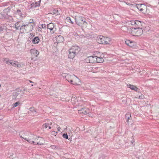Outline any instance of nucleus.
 <instances>
[{
  "label": "nucleus",
  "mask_w": 159,
  "mask_h": 159,
  "mask_svg": "<svg viewBox=\"0 0 159 159\" xmlns=\"http://www.w3.org/2000/svg\"><path fill=\"white\" fill-rule=\"evenodd\" d=\"M31 138L35 139L34 144L41 145L44 143L43 139L41 137L37 136H33Z\"/></svg>",
  "instance_id": "obj_7"
},
{
  "label": "nucleus",
  "mask_w": 159,
  "mask_h": 159,
  "mask_svg": "<svg viewBox=\"0 0 159 159\" xmlns=\"http://www.w3.org/2000/svg\"><path fill=\"white\" fill-rule=\"evenodd\" d=\"M63 137L64 138H65L66 139H67L68 138V136L67 134H63Z\"/></svg>",
  "instance_id": "obj_34"
},
{
  "label": "nucleus",
  "mask_w": 159,
  "mask_h": 159,
  "mask_svg": "<svg viewBox=\"0 0 159 159\" xmlns=\"http://www.w3.org/2000/svg\"><path fill=\"white\" fill-rule=\"evenodd\" d=\"M135 24L138 25H141V21L138 20H135Z\"/></svg>",
  "instance_id": "obj_31"
},
{
  "label": "nucleus",
  "mask_w": 159,
  "mask_h": 159,
  "mask_svg": "<svg viewBox=\"0 0 159 159\" xmlns=\"http://www.w3.org/2000/svg\"><path fill=\"white\" fill-rule=\"evenodd\" d=\"M15 27L16 29H19L20 25H19V22H16L15 24Z\"/></svg>",
  "instance_id": "obj_29"
},
{
  "label": "nucleus",
  "mask_w": 159,
  "mask_h": 159,
  "mask_svg": "<svg viewBox=\"0 0 159 159\" xmlns=\"http://www.w3.org/2000/svg\"><path fill=\"white\" fill-rule=\"evenodd\" d=\"M74 98H72L71 99V100L72 101L74 99Z\"/></svg>",
  "instance_id": "obj_48"
},
{
  "label": "nucleus",
  "mask_w": 159,
  "mask_h": 159,
  "mask_svg": "<svg viewBox=\"0 0 159 159\" xmlns=\"http://www.w3.org/2000/svg\"><path fill=\"white\" fill-rule=\"evenodd\" d=\"M19 11L20 12V10H19V11Z\"/></svg>",
  "instance_id": "obj_51"
},
{
  "label": "nucleus",
  "mask_w": 159,
  "mask_h": 159,
  "mask_svg": "<svg viewBox=\"0 0 159 159\" xmlns=\"http://www.w3.org/2000/svg\"><path fill=\"white\" fill-rule=\"evenodd\" d=\"M54 24L52 23H50L47 25V28L50 30V33L51 34H53L56 30V28Z\"/></svg>",
  "instance_id": "obj_8"
},
{
  "label": "nucleus",
  "mask_w": 159,
  "mask_h": 159,
  "mask_svg": "<svg viewBox=\"0 0 159 159\" xmlns=\"http://www.w3.org/2000/svg\"><path fill=\"white\" fill-rule=\"evenodd\" d=\"M33 136H36V135H31L28 138H22L24 139L25 140L27 141L29 143H31L32 144H34L35 139H34L31 138Z\"/></svg>",
  "instance_id": "obj_11"
},
{
  "label": "nucleus",
  "mask_w": 159,
  "mask_h": 159,
  "mask_svg": "<svg viewBox=\"0 0 159 159\" xmlns=\"http://www.w3.org/2000/svg\"><path fill=\"white\" fill-rule=\"evenodd\" d=\"M52 11V12H51V13L53 14H57L58 11Z\"/></svg>",
  "instance_id": "obj_35"
},
{
  "label": "nucleus",
  "mask_w": 159,
  "mask_h": 159,
  "mask_svg": "<svg viewBox=\"0 0 159 159\" xmlns=\"http://www.w3.org/2000/svg\"><path fill=\"white\" fill-rule=\"evenodd\" d=\"M97 62H102L103 61V59L102 57H99L96 56Z\"/></svg>",
  "instance_id": "obj_25"
},
{
  "label": "nucleus",
  "mask_w": 159,
  "mask_h": 159,
  "mask_svg": "<svg viewBox=\"0 0 159 159\" xmlns=\"http://www.w3.org/2000/svg\"><path fill=\"white\" fill-rule=\"evenodd\" d=\"M2 116H0V120H2Z\"/></svg>",
  "instance_id": "obj_47"
},
{
  "label": "nucleus",
  "mask_w": 159,
  "mask_h": 159,
  "mask_svg": "<svg viewBox=\"0 0 159 159\" xmlns=\"http://www.w3.org/2000/svg\"><path fill=\"white\" fill-rule=\"evenodd\" d=\"M13 6L12 5H11L10 6V7H8V8H9V9L10 10V9H12V7Z\"/></svg>",
  "instance_id": "obj_41"
},
{
  "label": "nucleus",
  "mask_w": 159,
  "mask_h": 159,
  "mask_svg": "<svg viewBox=\"0 0 159 159\" xmlns=\"http://www.w3.org/2000/svg\"><path fill=\"white\" fill-rule=\"evenodd\" d=\"M125 43L130 47H133L134 46V43L129 40H127L125 41Z\"/></svg>",
  "instance_id": "obj_21"
},
{
  "label": "nucleus",
  "mask_w": 159,
  "mask_h": 159,
  "mask_svg": "<svg viewBox=\"0 0 159 159\" xmlns=\"http://www.w3.org/2000/svg\"><path fill=\"white\" fill-rule=\"evenodd\" d=\"M66 20L68 22L73 24V22L71 21L70 18L69 17H67L66 19Z\"/></svg>",
  "instance_id": "obj_30"
},
{
  "label": "nucleus",
  "mask_w": 159,
  "mask_h": 159,
  "mask_svg": "<svg viewBox=\"0 0 159 159\" xmlns=\"http://www.w3.org/2000/svg\"><path fill=\"white\" fill-rule=\"evenodd\" d=\"M39 41V39L38 37H35L32 40V42L34 44H37Z\"/></svg>",
  "instance_id": "obj_23"
},
{
  "label": "nucleus",
  "mask_w": 159,
  "mask_h": 159,
  "mask_svg": "<svg viewBox=\"0 0 159 159\" xmlns=\"http://www.w3.org/2000/svg\"><path fill=\"white\" fill-rule=\"evenodd\" d=\"M96 56H91L88 57L86 59L87 60L89 61V62L90 63H95L96 62Z\"/></svg>",
  "instance_id": "obj_12"
},
{
  "label": "nucleus",
  "mask_w": 159,
  "mask_h": 159,
  "mask_svg": "<svg viewBox=\"0 0 159 159\" xmlns=\"http://www.w3.org/2000/svg\"><path fill=\"white\" fill-rule=\"evenodd\" d=\"M57 134V132H55L54 131H53L52 132V134L53 135H54L55 136H56Z\"/></svg>",
  "instance_id": "obj_36"
},
{
  "label": "nucleus",
  "mask_w": 159,
  "mask_h": 159,
  "mask_svg": "<svg viewBox=\"0 0 159 159\" xmlns=\"http://www.w3.org/2000/svg\"><path fill=\"white\" fill-rule=\"evenodd\" d=\"M65 78L66 80L70 83L71 82V80H72L73 79H77L75 78V76L73 74H72L71 75L68 74L65 76Z\"/></svg>",
  "instance_id": "obj_10"
},
{
  "label": "nucleus",
  "mask_w": 159,
  "mask_h": 159,
  "mask_svg": "<svg viewBox=\"0 0 159 159\" xmlns=\"http://www.w3.org/2000/svg\"><path fill=\"white\" fill-rule=\"evenodd\" d=\"M138 98L140 99H143L144 98V96L143 94H140V95H139Z\"/></svg>",
  "instance_id": "obj_37"
},
{
  "label": "nucleus",
  "mask_w": 159,
  "mask_h": 159,
  "mask_svg": "<svg viewBox=\"0 0 159 159\" xmlns=\"http://www.w3.org/2000/svg\"><path fill=\"white\" fill-rule=\"evenodd\" d=\"M121 30L125 32L129 33V29L126 26H125L121 27Z\"/></svg>",
  "instance_id": "obj_24"
},
{
  "label": "nucleus",
  "mask_w": 159,
  "mask_h": 159,
  "mask_svg": "<svg viewBox=\"0 0 159 159\" xmlns=\"http://www.w3.org/2000/svg\"><path fill=\"white\" fill-rule=\"evenodd\" d=\"M89 112V110L85 108H82L81 110H78L79 113L82 114L86 115L88 114Z\"/></svg>",
  "instance_id": "obj_14"
},
{
  "label": "nucleus",
  "mask_w": 159,
  "mask_h": 159,
  "mask_svg": "<svg viewBox=\"0 0 159 159\" xmlns=\"http://www.w3.org/2000/svg\"><path fill=\"white\" fill-rule=\"evenodd\" d=\"M59 127V126L58 125H56V127L57 129V128H58V127Z\"/></svg>",
  "instance_id": "obj_44"
},
{
  "label": "nucleus",
  "mask_w": 159,
  "mask_h": 159,
  "mask_svg": "<svg viewBox=\"0 0 159 159\" xmlns=\"http://www.w3.org/2000/svg\"><path fill=\"white\" fill-rule=\"evenodd\" d=\"M131 115L129 113H127L126 115V119L127 121L128 122V120L130 119V118L131 117Z\"/></svg>",
  "instance_id": "obj_27"
},
{
  "label": "nucleus",
  "mask_w": 159,
  "mask_h": 159,
  "mask_svg": "<svg viewBox=\"0 0 159 159\" xmlns=\"http://www.w3.org/2000/svg\"><path fill=\"white\" fill-rule=\"evenodd\" d=\"M75 78L77 79H73L72 80H71V83L75 85L79 84H80V79H79L76 76H75Z\"/></svg>",
  "instance_id": "obj_15"
},
{
  "label": "nucleus",
  "mask_w": 159,
  "mask_h": 159,
  "mask_svg": "<svg viewBox=\"0 0 159 159\" xmlns=\"http://www.w3.org/2000/svg\"><path fill=\"white\" fill-rule=\"evenodd\" d=\"M51 147L53 149H55L57 148V146L55 145H52L51 146Z\"/></svg>",
  "instance_id": "obj_39"
},
{
  "label": "nucleus",
  "mask_w": 159,
  "mask_h": 159,
  "mask_svg": "<svg viewBox=\"0 0 159 159\" xmlns=\"http://www.w3.org/2000/svg\"><path fill=\"white\" fill-rule=\"evenodd\" d=\"M49 125L48 123H45L43 125V128L46 129L48 127Z\"/></svg>",
  "instance_id": "obj_32"
},
{
  "label": "nucleus",
  "mask_w": 159,
  "mask_h": 159,
  "mask_svg": "<svg viewBox=\"0 0 159 159\" xmlns=\"http://www.w3.org/2000/svg\"><path fill=\"white\" fill-rule=\"evenodd\" d=\"M33 86V84H31V86Z\"/></svg>",
  "instance_id": "obj_50"
},
{
  "label": "nucleus",
  "mask_w": 159,
  "mask_h": 159,
  "mask_svg": "<svg viewBox=\"0 0 159 159\" xmlns=\"http://www.w3.org/2000/svg\"><path fill=\"white\" fill-rule=\"evenodd\" d=\"M32 56L34 57H36L39 54L38 51L35 49H31L30 51Z\"/></svg>",
  "instance_id": "obj_18"
},
{
  "label": "nucleus",
  "mask_w": 159,
  "mask_h": 159,
  "mask_svg": "<svg viewBox=\"0 0 159 159\" xmlns=\"http://www.w3.org/2000/svg\"><path fill=\"white\" fill-rule=\"evenodd\" d=\"M75 20L76 24L79 26L84 28H86L87 26V22L85 21V19L82 16H75Z\"/></svg>",
  "instance_id": "obj_1"
},
{
  "label": "nucleus",
  "mask_w": 159,
  "mask_h": 159,
  "mask_svg": "<svg viewBox=\"0 0 159 159\" xmlns=\"http://www.w3.org/2000/svg\"><path fill=\"white\" fill-rule=\"evenodd\" d=\"M144 11L143 12V13L144 14L146 15L147 13V11Z\"/></svg>",
  "instance_id": "obj_43"
},
{
  "label": "nucleus",
  "mask_w": 159,
  "mask_h": 159,
  "mask_svg": "<svg viewBox=\"0 0 159 159\" xmlns=\"http://www.w3.org/2000/svg\"><path fill=\"white\" fill-rule=\"evenodd\" d=\"M3 60L8 65H12L13 66L17 67H20V65L17 62H13L12 61L9 60L7 58H5L3 59Z\"/></svg>",
  "instance_id": "obj_5"
},
{
  "label": "nucleus",
  "mask_w": 159,
  "mask_h": 159,
  "mask_svg": "<svg viewBox=\"0 0 159 159\" xmlns=\"http://www.w3.org/2000/svg\"><path fill=\"white\" fill-rule=\"evenodd\" d=\"M29 82H30V83H34V82H33V81H31V80H29Z\"/></svg>",
  "instance_id": "obj_46"
},
{
  "label": "nucleus",
  "mask_w": 159,
  "mask_h": 159,
  "mask_svg": "<svg viewBox=\"0 0 159 159\" xmlns=\"http://www.w3.org/2000/svg\"><path fill=\"white\" fill-rule=\"evenodd\" d=\"M20 104V102H17L15 103H14L12 104V107L13 108H14L16 107H17L18 105Z\"/></svg>",
  "instance_id": "obj_28"
},
{
  "label": "nucleus",
  "mask_w": 159,
  "mask_h": 159,
  "mask_svg": "<svg viewBox=\"0 0 159 159\" xmlns=\"http://www.w3.org/2000/svg\"><path fill=\"white\" fill-rule=\"evenodd\" d=\"M54 40H56L57 43L62 42L64 41V38L61 35L56 36L54 38Z\"/></svg>",
  "instance_id": "obj_13"
},
{
  "label": "nucleus",
  "mask_w": 159,
  "mask_h": 159,
  "mask_svg": "<svg viewBox=\"0 0 159 159\" xmlns=\"http://www.w3.org/2000/svg\"><path fill=\"white\" fill-rule=\"evenodd\" d=\"M34 23V20L32 19H30L29 21V24H32Z\"/></svg>",
  "instance_id": "obj_38"
},
{
  "label": "nucleus",
  "mask_w": 159,
  "mask_h": 159,
  "mask_svg": "<svg viewBox=\"0 0 159 159\" xmlns=\"http://www.w3.org/2000/svg\"><path fill=\"white\" fill-rule=\"evenodd\" d=\"M104 44H107L111 43V40L110 38L108 37H104Z\"/></svg>",
  "instance_id": "obj_20"
},
{
  "label": "nucleus",
  "mask_w": 159,
  "mask_h": 159,
  "mask_svg": "<svg viewBox=\"0 0 159 159\" xmlns=\"http://www.w3.org/2000/svg\"><path fill=\"white\" fill-rule=\"evenodd\" d=\"M61 128L60 127H58V128H57V130L61 132Z\"/></svg>",
  "instance_id": "obj_42"
},
{
  "label": "nucleus",
  "mask_w": 159,
  "mask_h": 159,
  "mask_svg": "<svg viewBox=\"0 0 159 159\" xmlns=\"http://www.w3.org/2000/svg\"><path fill=\"white\" fill-rule=\"evenodd\" d=\"M129 24H131L132 25H135V20H132V21H130L129 23Z\"/></svg>",
  "instance_id": "obj_33"
},
{
  "label": "nucleus",
  "mask_w": 159,
  "mask_h": 159,
  "mask_svg": "<svg viewBox=\"0 0 159 159\" xmlns=\"http://www.w3.org/2000/svg\"><path fill=\"white\" fill-rule=\"evenodd\" d=\"M104 37L103 36L100 35L98 37L97 41L100 44H104Z\"/></svg>",
  "instance_id": "obj_17"
},
{
  "label": "nucleus",
  "mask_w": 159,
  "mask_h": 159,
  "mask_svg": "<svg viewBox=\"0 0 159 159\" xmlns=\"http://www.w3.org/2000/svg\"><path fill=\"white\" fill-rule=\"evenodd\" d=\"M127 86L132 90H134L136 91H138V89L134 85L128 84H127Z\"/></svg>",
  "instance_id": "obj_19"
},
{
  "label": "nucleus",
  "mask_w": 159,
  "mask_h": 159,
  "mask_svg": "<svg viewBox=\"0 0 159 159\" xmlns=\"http://www.w3.org/2000/svg\"><path fill=\"white\" fill-rule=\"evenodd\" d=\"M25 89H16L13 93L12 97L13 98H16L19 95H20V98L23 94L25 93Z\"/></svg>",
  "instance_id": "obj_4"
},
{
  "label": "nucleus",
  "mask_w": 159,
  "mask_h": 159,
  "mask_svg": "<svg viewBox=\"0 0 159 159\" xmlns=\"http://www.w3.org/2000/svg\"><path fill=\"white\" fill-rule=\"evenodd\" d=\"M130 7L134 9H138L139 10H143L147 9L146 6L144 4H131Z\"/></svg>",
  "instance_id": "obj_6"
},
{
  "label": "nucleus",
  "mask_w": 159,
  "mask_h": 159,
  "mask_svg": "<svg viewBox=\"0 0 159 159\" xmlns=\"http://www.w3.org/2000/svg\"><path fill=\"white\" fill-rule=\"evenodd\" d=\"M143 30L140 28H131L129 29V33L135 36H139L142 34Z\"/></svg>",
  "instance_id": "obj_2"
},
{
  "label": "nucleus",
  "mask_w": 159,
  "mask_h": 159,
  "mask_svg": "<svg viewBox=\"0 0 159 159\" xmlns=\"http://www.w3.org/2000/svg\"><path fill=\"white\" fill-rule=\"evenodd\" d=\"M48 128H49V129H51V127L50 126H48Z\"/></svg>",
  "instance_id": "obj_49"
},
{
  "label": "nucleus",
  "mask_w": 159,
  "mask_h": 159,
  "mask_svg": "<svg viewBox=\"0 0 159 159\" xmlns=\"http://www.w3.org/2000/svg\"><path fill=\"white\" fill-rule=\"evenodd\" d=\"M69 51L77 54L80 51V48L78 46H75L71 47Z\"/></svg>",
  "instance_id": "obj_9"
},
{
  "label": "nucleus",
  "mask_w": 159,
  "mask_h": 159,
  "mask_svg": "<svg viewBox=\"0 0 159 159\" xmlns=\"http://www.w3.org/2000/svg\"><path fill=\"white\" fill-rule=\"evenodd\" d=\"M30 111L31 112H32L33 113V115H35L36 114V111L34 109V107H30Z\"/></svg>",
  "instance_id": "obj_26"
},
{
  "label": "nucleus",
  "mask_w": 159,
  "mask_h": 159,
  "mask_svg": "<svg viewBox=\"0 0 159 159\" xmlns=\"http://www.w3.org/2000/svg\"><path fill=\"white\" fill-rule=\"evenodd\" d=\"M43 26H44V27L45 26V25H41V26L42 27V28H43Z\"/></svg>",
  "instance_id": "obj_45"
},
{
  "label": "nucleus",
  "mask_w": 159,
  "mask_h": 159,
  "mask_svg": "<svg viewBox=\"0 0 159 159\" xmlns=\"http://www.w3.org/2000/svg\"><path fill=\"white\" fill-rule=\"evenodd\" d=\"M76 54L74 53L73 52H70L69 51V54L68 55V57L70 58H73Z\"/></svg>",
  "instance_id": "obj_22"
},
{
  "label": "nucleus",
  "mask_w": 159,
  "mask_h": 159,
  "mask_svg": "<svg viewBox=\"0 0 159 159\" xmlns=\"http://www.w3.org/2000/svg\"><path fill=\"white\" fill-rule=\"evenodd\" d=\"M4 29L2 27H0V34Z\"/></svg>",
  "instance_id": "obj_40"
},
{
  "label": "nucleus",
  "mask_w": 159,
  "mask_h": 159,
  "mask_svg": "<svg viewBox=\"0 0 159 159\" xmlns=\"http://www.w3.org/2000/svg\"><path fill=\"white\" fill-rule=\"evenodd\" d=\"M41 0H40L38 2H35L32 3L31 4V9H33L39 6L41 3Z\"/></svg>",
  "instance_id": "obj_16"
},
{
  "label": "nucleus",
  "mask_w": 159,
  "mask_h": 159,
  "mask_svg": "<svg viewBox=\"0 0 159 159\" xmlns=\"http://www.w3.org/2000/svg\"><path fill=\"white\" fill-rule=\"evenodd\" d=\"M33 29V25L28 23L27 24L22 25L20 28V30L21 33H23L31 31Z\"/></svg>",
  "instance_id": "obj_3"
}]
</instances>
